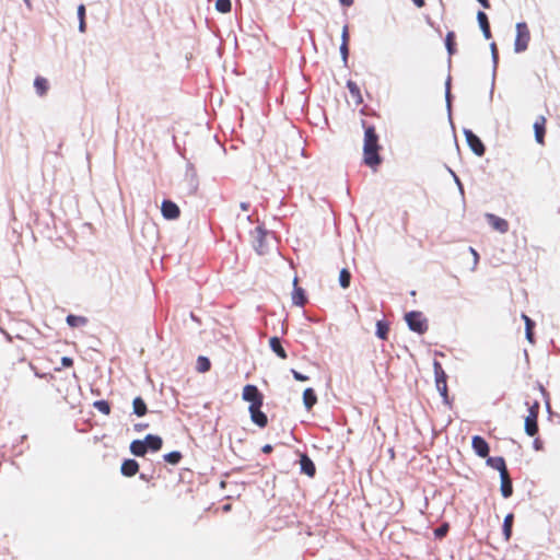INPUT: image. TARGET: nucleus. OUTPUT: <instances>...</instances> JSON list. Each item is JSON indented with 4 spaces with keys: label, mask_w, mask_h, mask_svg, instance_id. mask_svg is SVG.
Wrapping results in <instances>:
<instances>
[{
    "label": "nucleus",
    "mask_w": 560,
    "mask_h": 560,
    "mask_svg": "<svg viewBox=\"0 0 560 560\" xmlns=\"http://www.w3.org/2000/svg\"><path fill=\"white\" fill-rule=\"evenodd\" d=\"M538 408H539V404L536 401L530 408H529V413L534 411V415L537 417L538 415Z\"/></svg>",
    "instance_id": "47"
},
{
    "label": "nucleus",
    "mask_w": 560,
    "mask_h": 560,
    "mask_svg": "<svg viewBox=\"0 0 560 560\" xmlns=\"http://www.w3.org/2000/svg\"><path fill=\"white\" fill-rule=\"evenodd\" d=\"M269 346L278 357H280L281 359H287V352L281 346L280 339L278 337L270 338Z\"/></svg>",
    "instance_id": "17"
},
{
    "label": "nucleus",
    "mask_w": 560,
    "mask_h": 560,
    "mask_svg": "<svg viewBox=\"0 0 560 560\" xmlns=\"http://www.w3.org/2000/svg\"><path fill=\"white\" fill-rule=\"evenodd\" d=\"M182 455L179 452H171L164 456L165 460L170 464H177L180 459Z\"/></svg>",
    "instance_id": "37"
},
{
    "label": "nucleus",
    "mask_w": 560,
    "mask_h": 560,
    "mask_svg": "<svg viewBox=\"0 0 560 560\" xmlns=\"http://www.w3.org/2000/svg\"><path fill=\"white\" fill-rule=\"evenodd\" d=\"M464 135L471 151L476 155L482 156L485 154V145L481 140L471 130L468 129L464 130Z\"/></svg>",
    "instance_id": "5"
},
{
    "label": "nucleus",
    "mask_w": 560,
    "mask_h": 560,
    "mask_svg": "<svg viewBox=\"0 0 560 560\" xmlns=\"http://www.w3.org/2000/svg\"><path fill=\"white\" fill-rule=\"evenodd\" d=\"M448 171H450L451 175L453 176L455 184L458 187L459 194L463 196L464 195V188H463V185H462L458 176L452 170H448Z\"/></svg>",
    "instance_id": "40"
},
{
    "label": "nucleus",
    "mask_w": 560,
    "mask_h": 560,
    "mask_svg": "<svg viewBox=\"0 0 560 560\" xmlns=\"http://www.w3.org/2000/svg\"><path fill=\"white\" fill-rule=\"evenodd\" d=\"M433 368H434V375L435 376H440L441 374L442 375L445 374V372L442 369V365L438 361H434Z\"/></svg>",
    "instance_id": "42"
},
{
    "label": "nucleus",
    "mask_w": 560,
    "mask_h": 560,
    "mask_svg": "<svg viewBox=\"0 0 560 560\" xmlns=\"http://www.w3.org/2000/svg\"><path fill=\"white\" fill-rule=\"evenodd\" d=\"M241 208H242L244 211H246V210L248 209V205H247V203H245V202H243V203H241Z\"/></svg>",
    "instance_id": "54"
},
{
    "label": "nucleus",
    "mask_w": 560,
    "mask_h": 560,
    "mask_svg": "<svg viewBox=\"0 0 560 560\" xmlns=\"http://www.w3.org/2000/svg\"><path fill=\"white\" fill-rule=\"evenodd\" d=\"M477 20H478V23L482 31L483 36L487 39H489L491 37V32H490V26H489V22H488V18H487L486 13L482 11H479L477 13Z\"/></svg>",
    "instance_id": "14"
},
{
    "label": "nucleus",
    "mask_w": 560,
    "mask_h": 560,
    "mask_svg": "<svg viewBox=\"0 0 560 560\" xmlns=\"http://www.w3.org/2000/svg\"><path fill=\"white\" fill-rule=\"evenodd\" d=\"M544 125H545V118L544 117H539L535 121V124H534L535 139H536V141L538 143H542L544 142V133H545Z\"/></svg>",
    "instance_id": "20"
},
{
    "label": "nucleus",
    "mask_w": 560,
    "mask_h": 560,
    "mask_svg": "<svg viewBox=\"0 0 560 560\" xmlns=\"http://www.w3.org/2000/svg\"><path fill=\"white\" fill-rule=\"evenodd\" d=\"M230 509V505H224V510L228 511Z\"/></svg>",
    "instance_id": "57"
},
{
    "label": "nucleus",
    "mask_w": 560,
    "mask_h": 560,
    "mask_svg": "<svg viewBox=\"0 0 560 560\" xmlns=\"http://www.w3.org/2000/svg\"><path fill=\"white\" fill-rule=\"evenodd\" d=\"M215 9L221 13H228L231 10V1L230 0H217Z\"/></svg>",
    "instance_id": "34"
},
{
    "label": "nucleus",
    "mask_w": 560,
    "mask_h": 560,
    "mask_svg": "<svg viewBox=\"0 0 560 560\" xmlns=\"http://www.w3.org/2000/svg\"><path fill=\"white\" fill-rule=\"evenodd\" d=\"M27 7H31L30 0H23Z\"/></svg>",
    "instance_id": "56"
},
{
    "label": "nucleus",
    "mask_w": 560,
    "mask_h": 560,
    "mask_svg": "<svg viewBox=\"0 0 560 560\" xmlns=\"http://www.w3.org/2000/svg\"><path fill=\"white\" fill-rule=\"evenodd\" d=\"M132 409L133 413H136L138 417H142L147 413V405L140 397L133 399Z\"/></svg>",
    "instance_id": "24"
},
{
    "label": "nucleus",
    "mask_w": 560,
    "mask_h": 560,
    "mask_svg": "<svg viewBox=\"0 0 560 560\" xmlns=\"http://www.w3.org/2000/svg\"><path fill=\"white\" fill-rule=\"evenodd\" d=\"M265 235H266V232L260 226L256 229V245H255V247L259 254L264 253L262 242H264Z\"/></svg>",
    "instance_id": "30"
},
{
    "label": "nucleus",
    "mask_w": 560,
    "mask_h": 560,
    "mask_svg": "<svg viewBox=\"0 0 560 560\" xmlns=\"http://www.w3.org/2000/svg\"><path fill=\"white\" fill-rule=\"evenodd\" d=\"M435 386L441 396L446 400L447 399V385H446V374L435 376Z\"/></svg>",
    "instance_id": "23"
},
{
    "label": "nucleus",
    "mask_w": 560,
    "mask_h": 560,
    "mask_svg": "<svg viewBox=\"0 0 560 560\" xmlns=\"http://www.w3.org/2000/svg\"><path fill=\"white\" fill-rule=\"evenodd\" d=\"M515 31L514 51L520 54L527 49L530 40V33L525 22L516 23Z\"/></svg>",
    "instance_id": "2"
},
{
    "label": "nucleus",
    "mask_w": 560,
    "mask_h": 560,
    "mask_svg": "<svg viewBox=\"0 0 560 560\" xmlns=\"http://www.w3.org/2000/svg\"><path fill=\"white\" fill-rule=\"evenodd\" d=\"M388 325L382 320H378L376 323V336L380 338V339H387V336H388Z\"/></svg>",
    "instance_id": "28"
},
{
    "label": "nucleus",
    "mask_w": 560,
    "mask_h": 560,
    "mask_svg": "<svg viewBox=\"0 0 560 560\" xmlns=\"http://www.w3.org/2000/svg\"><path fill=\"white\" fill-rule=\"evenodd\" d=\"M378 137L375 133L374 127H368L364 132V143H363V155L364 163L374 168L381 163V158L378 155Z\"/></svg>",
    "instance_id": "1"
},
{
    "label": "nucleus",
    "mask_w": 560,
    "mask_h": 560,
    "mask_svg": "<svg viewBox=\"0 0 560 560\" xmlns=\"http://www.w3.org/2000/svg\"><path fill=\"white\" fill-rule=\"evenodd\" d=\"M350 272L347 269H342L339 275V283L343 289H347L350 285Z\"/></svg>",
    "instance_id": "33"
},
{
    "label": "nucleus",
    "mask_w": 560,
    "mask_h": 560,
    "mask_svg": "<svg viewBox=\"0 0 560 560\" xmlns=\"http://www.w3.org/2000/svg\"><path fill=\"white\" fill-rule=\"evenodd\" d=\"M490 49H491V56H492V61H493L492 83H491V91H490V95L492 96L494 79H495V69H497V65H498V51H497V46L494 43H492L490 45Z\"/></svg>",
    "instance_id": "26"
},
{
    "label": "nucleus",
    "mask_w": 560,
    "mask_h": 560,
    "mask_svg": "<svg viewBox=\"0 0 560 560\" xmlns=\"http://www.w3.org/2000/svg\"><path fill=\"white\" fill-rule=\"evenodd\" d=\"M300 464H301V470L305 475H307L310 477L314 476L315 466H314L313 462L306 455L301 456Z\"/></svg>",
    "instance_id": "15"
},
{
    "label": "nucleus",
    "mask_w": 560,
    "mask_h": 560,
    "mask_svg": "<svg viewBox=\"0 0 560 560\" xmlns=\"http://www.w3.org/2000/svg\"><path fill=\"white\" fill-rule=\"evenodd\" d=\"M196 369L198 372L205 373L210 369V361L206 357H199Z\"/></svg>",
    "instance_id": "32"
},
{
    "label": "nucleus",
    "mask_w": 560,
    "mask_h": 560,
    "mask_svg": "<svg viewBox=\"0 0 560 560\" xmlns=\"http://www.w3.org/2000/svg\"><path fill=\"white\" fill-rule=\"evenodd\" d=\"M242 398L250 402L249 407H261L264 397L255 385H246L243 388Z\"/></svg>",
    "instance_id": "4"
},
{
    "label": "nucleus",
    "mask_w": 560,
    "mask_h": 560,
    "mask_svg": "<svg viewBox=\"0 0 560 560\" xmlns=\"http://www.w3.org/2000/svg\"><path fill=\"white\" fill-rule=\"evenodd\" d=\"M447 530H448V525L447 524H443L442 526L438 527L434 530V535L438 538H442V537H444L446 535Z\"/></svg>",
    "instance_id": "38"
},
{
    "label": "nucleus",
    "mask_w": 560,
    "mask_h": 560,
    "mask_svg": "<svg viewBox=\"0 0 560 560\" xmlns=\"http://www.w3.org/2000/svg\"><path fill=\"white\" fill-rule=\"evenodd\" d=\"M317 401V397L312 388H306L303 393V404L310 410Z\"/></svg>",
    "instance_id": "21"
},
{
    "label": "nucleus",
    "mask_w": 560,
    "mask_h": 560,
    "mask_svg": "<svg viewBox=\"0 0 560 560\" xmlns=\"http://www.w3.org/2000/svg\"><path fill=\"white\" fill-rule=\"evenodd\" d=\"M501 493L504 498H509L512 495V482L509 477V472L501 475Z\"/></svg>",
    "instance_id": "16"
},
{
    "label": "nucleus",
    "mask_w": 560,
    "mask_h": 560,
    "mask_svg": "<svg viewBox=\"0 0 560 560\" xmlns=\"http://www.w3.org/2000/svg\"><path fill=\"white\" fill-rule=\"evenodd\" d=\"M349 40V33H348V26L345 25L341 33V44L348 45Z\"/></svg>",
    "instance_id": "43"
},
{
    "label": "nucleus",
    "mask_w": 560,
    "mask_h": 560,
    "mask_svg": "<svg viewBox=\"0 0 560 560\" xmlns=\"http://www.w3.org/2000/svg\"><path fill=\"white\" fill-rule=\"evenodd\" d=\"M77 14L79 19V32L85 33L86 25H85V5L80 4L77 9Z\"/></svg>",
    "instance_id": "25"
},
{
    "label": "nucleus",
    "mask_w": 560,
    "mask_h": 560,
    "mask_svg": "<svg viewBox=\"0 0 560 560\" xmlns=\"http://www.w3.org/2000/svg\"><path fill=\"white\" fill-rule=\"evenodd\" d=\"M487 465L497 469L500 472V476L508 472L503 457H489L487 459Z\"/></svg>",
    "instance_id": "12"
},
{
    "label": "nucleus",
    "mask_w": 560,
    "mask_h": 560,
    "mask_svg": "<svg viewBox=\"0 0 560 560\" xmlns=\"http://www.w3.org/2000/svg\"><path fill=\"white\" fill-rule=\"evenodd\" d=\"M486 219L491 228L500 233H506L509 231V223L506 220L497 217L492 213H487Z\"/></svg>",
    "instance_id": "7"
},
{
    "label": "nucleus",
    "mask_w": 560,
    "mask_h": 560,
    "mask_svg": "<svg viewBox=\"0 0 560 560\" xmlns=\"http://www.w3.org/2000/svg\"><path fill=\"white\" fill-rule=\"evenodd\" d=\"M139 465L133 459H126L121 465V472L127 477H131L137 474Z\"/></svg>",
    "instance_id": "13"
},
{
    "label": "nucleus",
    "mask_w": 560,
    "mask_h": 560,
    "mask_svg": "<svg viewBox=\"0 0 560 560\" xmlns=\"http://www.w3.org/2000/svg\"><path fill=\"white\" fill-rule=\"evenodd\" d=\"M415 2V4L418 7V8H422L424 5V0H412Z\"/></svg>",
    "instance_id": "51"
},
{
    "label": "nucleus",
    "mask_w": 560,
    "mask_h": 560,
    "mask_svg": "<svg viewBox=\"0 0 560 560\" xmlns=\"http://www.w3.org/2000/svg\"><path fill=\"white\" fill-rule=\"evenodd\" d=\"M340 55H341L343 63H347V60H348V45H346V44H341L340 45Z\"/></svg>",
    "instance_id": "41"
},
{
    "label": "nucleus",
    "mask_w": 560,
    "mask_h": 560,
    "mask_svg": "<svg viewBox=\"0 0 560 560\" xmlns=\"http://www.w3.org/2000/svg\"><path fill=\"white\" fill-rule=\"evenodd\" d=\"M347 86L351 96L355 98L357 103H361L362 98L359 86L352 81H348Z\"/></svg>",
    "instance_id": "31"
},
{
    "label": "nucleus",
    "mask_w": 560,
    "mask_h": 560,
    "mask_svg": "<svg viewBox=\"0 0 560 560\" xmlns=\"http://www.w3.org/2000/svg\"><path fill=\"white\" fill-rule=\"evenodd\" d=\"M522 319L525 322L526 329L534 327V322L525 314H522Z\"/></svg>",
    "instance_id": "45"
},
{
    "label": "nucleus",
    "mask_w": 560,
    "mask_h": 560,
    "mask_svg": "<svg viewBox=\"0 0 560 560\" xmlns=\"http://www.w3.org/2000/svg\"><path fill=\"white\" fill-rule=\"evenodd\" d=\"M249 413L252 421L260 428L267 424V416L260 411V407H249Z\"/></svg>",
    "instance_id": "10"
},
{
    "label": "nucleus",
    "mask_w": 560,
    "mask_h": 560,
    "mask_svg": "<svg viewBox=\"0 0 560 560\" xmlns=\"http://www.w3.org/2000/svg\"><path fill=\"white\" fill-rule=\"evenodd\" d=\"M86 319L82 316H75V315H68L67 316V324L70 327H80L85 325Z\"/></svg>",
    "instance_id": "29"
},
{
    "label": "nucleus",
    "mask_w": 560,
    "mask_h": 560,
    "mask_svg": "<svg viewBox=\"0 0 560 560\" xmlns=\"http://www.w3.org/2000/svg\"><path fill=\"white\" fill-rule=\"evenodd\" d=\"M143 428H144V427H143V425H141V424L136 425V429H137V430H141V429H143Z\"/></svg>",
    "instance_id": "55"
},
{
    "label": "nucleus",
    "mask_w": 560,
    "mask_h": 560,
    "mask_svg": "<svg viewBox=\"0 0 560 560\" xmlns=\"http://www.w3.org/2000/svg\"><path fill=\"white\" fill-rule=\"evenodd\" d=\"M538 431L537 427V417L534 415V411L530 412L525 419V432L529 436H534Z\"/></svg>",
    "instance_id": "11"
},
{
    "label": "nucleus",
    "mask_w": 560,
    "mask_h": 560,
    "mask_svg": "<svg viewBox=\"0 0 560 560\" xmlns=\"http://www.w3.org/2000/svg\"><path fill=\"white\" fill-rule=\"evenodd\" d=\"M292 375L296 381L304 382L307 381L308 377L306 375L301 374L300 372L292 370Z\"/></svg>",
    "instance_id": "44"
},
{
    "label": "nucleus",
    "mask_w": 560,
    "mask_h": 560,
    "mask_svg": "<svg viewBox=\"0 0 560 560\" xmlns=\"http://www.w3.org/2000/svg\"><path fill=\"white\" fill-rule=\"evenodd\" d=\"M445 45L450 55L454 54V33L448 32L445 38Z\"/></svg>",
    "instance_id": "36"
},
{
    "label": "nucleus",
    "mask_w": 560,
    "mask_h": 560,
    "mask_svg": "<svg viewBox=\"0 0 560 560\" xmlns=\"http://www.w3.org/2000/svg\"><path fill=\"white\" fill-rule=\"evenodd\" d=\"M471 446L475 453L480 457H487L489 454V445L485 439L479 435H475L471 441Z\"/></svg>",
    "instance_id": "8"
},
{
    "label": "nucleus",
    "mask_w": 560,
    "mask_h": 560,
    "mask_svg": "<svg viewBox=\"0 0 560 560\" xmlns=\"http://www.w3.org/2000/svg\"><path fill=\"white\" fill-rule=\"evenodd\" d=\"M406 323L410 330L424 334L428 329L427 319L423 317L420 312H409L405 315Z\"/></svg>",
    "instance_id": "3"
},
{
    "label": "nucleus",
    "mask_w": 560,
    "mask_h": 560,
    "mask_svg": "<svg viewBox=\"0 0 560 560\" xmlns=\"http://www.w3.org/2000/svg\"><path fill=\"white\" fill-rule=\"evenodd\" d=\"M526 339H527L529 342H533V328H528V329H526Z\"/></svg>",
    "instance_id": "48"
},
{
    "label": "nucleus",
    "mask_w": 560,
    "mask_h": 560,
    "mask_svg": "<svg viewBox=\"0 0 560 560\" xmlns=\"http://www.w3.org/2000/svg\"><path fill=\"white\" fill-rule=\"evenodd\" d=\"M147 450H152L154 452L159 451L162 447V439L158 435L149 434L144 439Z\"/></svg>",
    "instance_id": "18"
},
{
    "label": "nucleus",
    "mask_w": 560,
    "mask_h": 560,
    "mask_svg": "<svg viewBox=\"0 0 560 560\" xmlns=\"http://www.w3.org/2000/svg\"><path fill=\"white\" fill-rule=\"evenodd\" d=\"M445 97H446L447 108L450 109L451 108V79L450 78L446 81Z\"/></svg>",
    "instance_id": "39"
},
{
    "label": "nucleus",
    "mask_w": 560,
    "mask_h": 560,
    "mask_svg": "<svg viewBox=\"0 0 560 560\" xmlns=\"http://www.w3.org/2000/svg\"><path fill=\"white\" fill-rule=\"evenodd\" d=\"M61 362H62V365H63V366H67V368L72 365V359H70V358H68V357H63V358L61 359Z\"/></svg>",
    "instance_id": "46"
},
{
    "label": "nucleus",
    "mask_w": 560,
    "mask_h": 560,
    "mask_svg": "<svg viewBox=\"0 0 560 560\" xmlns=\"http://www.w3.org/2000/svg\"><path fill=\"white\" fill-rule=\"evenodd\" d=\"M271 450H272V447H271V445H269V444H267V445H265V446L262 447V452H264V453H269V452H271Z\"/></svg>",
    "instance_id": "53"
},
{
    "label": "nucleus",
    "mask_w": 560,
    "mask_h": 560,
    "mask_svg": "<svg viewBox=\"0 0 560 560\" xmlns=\"http://www.w3.org/2000/svg\"><path fill=\"white\" fill-rule=\"evenodd\" d=\"M161 211H162V215L166 220H175L179 217V213H180L178 206L170 200L163 201Z\"/></svg>",
    "instance_id": "6"
},
{
    "label": "nucleus",
    "mask_w": 560,
    "mask_h": 560,
    "mask_svg": "<svg viewBox=\"0 0 560 560\" xmlns=\"http://www.w3.org/2000/svg\"><path fill=\"white\" fill-rule=\"evenodd\" d=\"M34 88H35V91H36L37 95L44 96L47 93V91H48L49 84H48V81L45 78L37 77L34 80Z\"/></svg>",
    "instance_id": "19"
},
{
    "label": "nucleus",
    "mask_w": 560,
    "mask_h": 560,
    "mask_svg": "<svg viewBox=\"0 0 560 560\" xmlns=\"http://www.w3.org/2000/svg\"><path fill=\"white\" fill-rule=\"evenodd\" d=\"M513 514H508L503 522V535L505 540H509L512 533Z\"/></svg>",
    "instance_id": "27"
},
{
    "label": "nucleus",
    "mask_w": 560,
    "mask_h": 560,
    "mask_svg": "<svg viewBox=\"0 0 560 560\" xmlns=\"http://www.w3.org/2000/svg\"><path fill=\"white\" fill-rule=\"evenodd\" d=\"M342 5L350 7L353 3V0H339Z\"/></svg>",
    "instance_id": "50"
},
{
    "label": "nucleus",
    "mask_w": 560,
    "mask_h": 560,
    "mask_svg": "<svg viewBox=\"0 0 560 560\" xmlns=\"http://www.w3.org/2000/svg\"><path fill=\"white\" fill-rule=\"evenodd\" d=\"M469 252L472 254L474 256V260H475V264H477L478 259H479V256H478V253L475 250V248L472 247H469Z\"/></svg>",
    "instance_id": "49"
},
{
    "label": "nucleus",
    "mask_w": 560,
    "mask_h": 560,
    "mask_svg": "<svg viewBox=\"0 0 560 560\" xmlns=\"http://www.w3.org/2000/svg\"><path fill=\"white\" fill-rule=\"evenodd\" d=\"M94 407L102 413L108 415L110 412V407L105 400H97L94 402Z\"/></svg>",
    "instance_id": "35"
},
{
    "label": "nucleus",
    "mask_w": 560,
    "mask_h": 560,
    "mask_svg": "<svg viewBox=\"0 0 560 560\" xmlns=\"http://www.w3.org/2000/svg\"><path fill=\"white\" fill-rule=\"evenodd\" d=\"M130 451L136 456H143L147 452L145 441L136 440L130 444Z\"/></svg>",
    "instance_id": "22"
},
{
    "label": "nucleus",
    "mask_w": 560,
    "mask_h": 560,
    "mask_svg": "<svg viewBox=\"0 0 560 560\" xmlns=\"http://www.w3.org/2000/svg\"><path fill=\"white\" fill-rule=\"evenodd\" d=\"M485 9H488L489 8V2L488 0H477Z\"/></svg>",
    "instance_id": "52"
},
{
    "label": "nucleus",
    "mask_w": 560,
    "mask_h": 560,
    "mask_svg": "<svg viewBox=\"0 0 560 560\" xmlns=\"http://www.w3.org/2000/svg\"><path fill=\"white\" fill-rule=\"evenodd\" d=\"M292 302L294 305L302 306L306 302L304 290L298 287V278L293 279Z\"/></svg>",
    "instance_id": "9"
}]
</instances>
